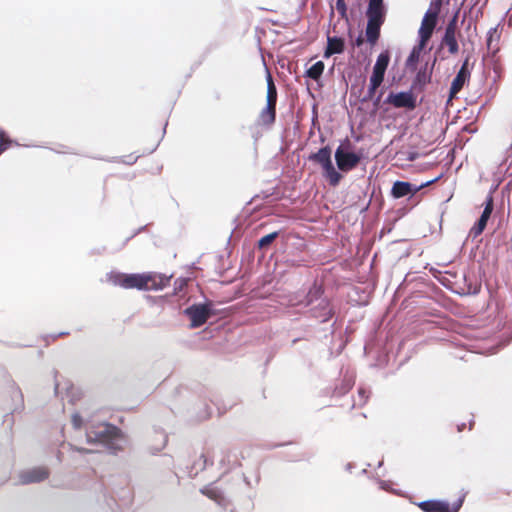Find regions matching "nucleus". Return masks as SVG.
<instances>
[{
	"instance_id": "f257e3e1",
	"label": "nucleus",
	"mask_w": 512,
	"mask_h": 512,
	"mask_svg": "<svg viewBox=\"0 0 512 512\" xmlns=\"http://www.w3.org/2000/svg\"><path fill=\"white\" fill-rule=\"evenodd\" d=\"M171 277L154 272L144 273H111L109 279L116 285L125 289H137L140 291L163 290L170 282Z\"/></svg>"
},
{
	"instance_id": "f03ea898",
	"label": "nucleus",
	"mask_w": 512,
	"mask_h": 512,
	"mask_svg": "<svg viewBox=\"0 0 512 512\" xmlns=\"http://www.w3.org/2000/svg\"><path fill=\"white\" fill-rule=\"evenodd\" d=\"M86 440L89 444H102L111 454L116 455L123 450L126 442L121 430L110 423H101L86 432Z\"/></svg>"
},
{
	"instance_id": "7ed1b4c3",
	"label": "nucleus",
	"mask_w": 512,
	"mask_h": 512,
	"mask_svg": "<svg viewBox=\"0 0 512 512\" xmlns=\"http://www.w3.org/2000/svg\"><path fill=\"white\" fill-rule=\"evenodd\" d=\"M387 6L384 2L369 1L366 9L367 26L365 29L366 41L375 45L379 38L381 27L385 22Z\"/></svg>"
},
{
	"instance_id": "20e7f679",
	"label": "nucleus",
	"mask_w": 512,
	"mask_h": 512,
	"mask_svg": "<svg viewBox=\"0 0 512 512\" xmlns=\"http://www.w3.org/2000/svg\"><path fill=\"white\" fill-rule=\"evenodd\" d=\"M390 58H391V54H390L389 50H384L378 55L376 62L372 69V74L369 78V85H368L367 92L361 99L362 103L371 101L374 98L377 88L384 81L385 72L389 65Z\"/></svg>"
},
{
	"instance_id": "39448f33",
	"label": "nucleus",
	"mask_w": 512,
	"mask_h": 512,
	"mask_svg": "<svg viewBox=\"0 0 512 512\" xmlns=\"http://www.w3.org/2000/svg\"><path fill=\"white\" fill-rule=\"evenodd\" d=\"M352 148L351 142L346 139L335 150L336 165L341 172L347 173L353 170L364 158L363 150L355 152Z\"/></svg>"
},
{
	"instance_id": "423d86ee",
	"label": "nucleus",
	"mask_w": 512,
	"mask_h": 512,
	"mask_svg": "<svg viewBox=\"0 0 512 512\" xmlns=\"http://www.w3.org/2000/svg\"><path fill=\"white\" fill-rule=\"evenodd\" d=\"M183 314L190 319L189 327L192 329L203 326L208 319L216 316L214 304L210 300L193 303L183 310Z\"/></svg>"
},
{
	"instance_id": "0eeeda50",
	"label": "nucleus",
	"mask_w": 512,
	"mask_h": 512,
	"mask_svg": "<svg viewBox=\"0 0 512 512\" xmlns=\"http://www.w3.org/2000/svg\"><path fill=\"white\" fill-rule=\"evenodd\" d=\"M437 179L438 178L423 182L420 185H415L408 181L397 180L393 183L390 194L394 199L407 197L408 201H411L413 205H416L420 201L417 193L424 187L437 181Z\"/></svg>"
},
{
	"instance_id": "6e6552de",
	"label": "nucleus",
	"mask_w": 512,
	"mask_h": 512,
	"mask_svg": "<svg viewBox=\"0 0 512 512\" xmlns=\"http://www.w3.org/2000/svg\"><path fill=\"white\" fill-rule=\"evenodd\" d=\"M384 103L390 104L395 108H405L407 110H414L417 105V96L410 88L407 91L390 92L384 100Z\"/></svg>"
},
{
	"instance_id": "1a4fd4ad",
	"label": "nucleus",
	"mask_w": 512,
	"mask_h": 512,
	"mask_svg": "<svg viewBox=\"0 0 512 512\" xmlns=\"http://www.w3.org/2000/svg\"><path fill=\"white\" fill-rule=\"evenodd\" d=\"M308 308L310 317L319 320L321 323L328 322L334 317L336 313L333 304L327 296L312 304Z\"/></svg>"
},
{
	"instance_id": "9d476101",
	"label": "nucleus",
	"mask_w": 512,
	"mask_h": 512,
	"mask_svg": "<svg viewBox=\"0 0 512 512\" xmlns=\"http://www.w3.org/2000/svg\"><path fill=\"white\" fill-rule=\"evenodd\" d=\"M437 59L436 57L432 61L431 65L429 63H425V65L421 66L417 71L410 88L414 92H423L432 80V73Z\"/></svg>"
},
{
	"instance_id": "9b49d317",
	"label": "nucleus",
	"mask_w": 512,
	"mask_h": 512,
	"mask_svg": "<svg viewBox=\"0 0 512 512\" xmlns=\"http://www.w3.org/2000/svg\"><path fill=\"white\" fill-rule=\"evenodd\" d=\"M458 14L456 13L447 23L442 37V44L448 47L450 54H456L459 51V45L456 39V29Z\"/></svg>"
},
{
	"instance_id": "f8f14e48",
	"label": "nucleus",
	"mask_w": 512,
	"mask_h": 512,
	"mask_svg": "<svg viewBox=\"0 0 512 512\" xmlns=\"http://www.w3.org/2000/svg\"><path fill=\"white\" fill-rule=\"evenodd\" d=\"M324 297H326L324 285L318 280H315L312 283V285L308 288L303 299L299 300L298 304L305 308H308L309 306L320 301V299H323Z\"/></svg>"
},
{
	"instance_id": "ddd939ff",
	"label": "nucleus",
	"mask_w": 512,
	"mask_h": 512,
	"mask_svg": "<svg viewBox=\"0 0 512 512\" xmlns=\"http://www.w3.org/2000/svg\"><path fill=\"white\" fill-rule=\"evenodd\" d=\"M48 470L41 467H35L26 471H23L19 475V482L23 485L31 483H39L44 481L48 477Z\"/></svg>"
},
{
	"instance_id": "4468645a",
	"label": "nucleus",
	"mask_w": 512,
	"mask_h": 512,
	"mask_svg": "<svg viewBox=\"0 0 512 512\" xmlns=\"http://www.w3.org/2000/svg\"><path fill=\"white\" fill-rule=\"evenodd\" d=\"M481 290V283L475 276L463 275L462 285L455 291L460 296L477 295Z\"/></svg>"
},
{
	"instance_id": "2eb2a0df",
	"label": "nucleus",
	"mask_w": 512,
	"mask_h": 512,
	"mask_svg": "<svg viewBox=\"0 0 512 512\" xmlns=\"http://www.w3.org/2000/svg\"><path fill=\"white\" fill-rule=\"evenodd\" d=\"M200 493L215 501L217 505L224 509H226L230 504V500L224 495L222 490L213 484L201 488Z\"/></svg>"
},
{
	"instance_id": "dca6fc26",
	"label": "nucleus",
	"mask_w": 512,
	"mask_h": 512,
	"mask_svg": "<svg viewBox=\"0 0 512 512\" xmlns=\"http://www.w3.org/2000/svg\"><path fill=\"white\" fill-rule=\"evenodd\" d=\"M345 40L339 36H327V46L324 50L323 57L330 58L335 54H342L345 51Z\"/></svg>"
},
{
	"instance_id": "f3484780",
	"label": "nucleus",
	"mask_w": 512,
	"mask_h": 512,
	"mask_svg": "<svg viewBox=\"0 0 512 512\" xmlns=\"http://www.w3.org/2000/svg\"><path fill=\"white\" fill-rule=\"evenodd\" d=\"M470 75V71H464V69H459L450 85L449 100L455 97L457 93H459L462 90L464 85L469 82Z\"/></svg>"
},
{
	"instance_id": "a211bd4d",
	"label": "nucleus",
	"mask_w": 512,
	"mask_h": 512,
	"mask_svg": "<svg viewBox=\"0 0 512 512\" xmlns=\"http://www.w3.org/2000/svg\"><path fill=\"white\" fill-rule=\"evenodd\" d=\"M417 506L423 512H450L449 502L446 500L429 499L419 502Z\"/></svg>"
},
{
	"instance_id": "6ab92c4d",
	"label": "nucleus",
	"mask_w": 512,
	"mask_h": 512,
	"mask_svg": "<svg viewBox=\"0 0 512 512\" xmlns=\"http://www.w3.org/2000/svg\"><path fill=\"white\" fill-rule=\"evenodd\" d=\"M308 159L324 167L332 162V149L329 145L323 146L317 152L311 153Z\"/></svg>"
},
{
	"instance_id": "aec40b11",
	"label": "nucleus",
	"mask_w": 512,
	"mask_h": 512,
	"mask_svg": "<svg viewBox=\"0 0 512 512\" xmlns=\"http://www.w3.org/2000/svg\"><path fill=\"white\" fill-rule=\"evenodd\" d=\"M490 217H491V214H488L487 212L482 211L478 220L471 227L468 237L475 239L478 236H480L483 233L484 229L486 228Z\"/></svg>"
},
{
	"instance_id": "412c9836",
	"label": "nucleus",
	"mask_w": 512,
	"mask_h": 512,
	"mask_svg": "<svg viewBox=\"0 0 512 512\" xmlns=\"http://www.w3.org/2000/svg\"><path fill=\"white\" fill-rule=\"evenodd\" d=\"M434 28L435 22L429 24H424L422 22L418 30V44L416 46H420L424 49L432 36Z\"/></svg>"
},
{
	"instance_id": "4be33fe9",
	"label": "nucleus",
	"mask_w": 512,
	"mask_h": 512,
	"mask_svg": "<svg viewBox=\"0 0 512 512\" xmlns=\"http://www.w3.org/2000/svg\"><path fill=\"white\" fill-rule=\"evenodd\" d=\"M322 169H323L324 177L328 180L329 184L332 187H336L337 185H339L343 176H342L341 172L336 170L333 162L322 167Z\"/></svg>"
},
{
	"instance_id": "5701e85b",
	"label": "nucleus",
	"mask_w": 512,
	"mask_h": 512,
	"mask_svg": "<svg viewBox=\"0 0 512 512\" xmlns=\"http://www.w3.org/2000/svg\"><path fill=\"white\" fill-rule=\"evenodd\" d=\"M259 118L263 125H272L276 120V105L266 104L260 112Z\"/></svg>"
},
{
	"instance_id": "b1692460",
	"label": "nucleus",
	"mask_w": 512,
	"mask_h": 512,
	"mask_svg": "<svg viewBox=\"0 0 512 512\" xmlns=\"http://www.w3.org/2000/svg\"><path fill=\"white\" fill-rule=\"evenodd\" d=\"M422 50H423V48L415 45L412 48V50L410 51V53L405 61V66L409 71H411V72L416 71Z\"/></svg>"
},
{
	"instance_id": "393cba45",
	"label": "nucleus",
	"mask_w": 512,
	"mask_h": 512,
	"mask_svg": "<svg viewBox=\"0 0 512 512\" xmlns=\"http://www.w3.org/2000/svg\"><path fill=\"white\" fill-rule=\"evenodd\" d=\"M325 69L323 61L319 60L306 69L304 77L319 81Z\"/></svg>"
},
{
	"instance_id": "a878e982",
	"label": "nucleus",
	"mask_w": 512,
	"mask_h": 512,
	"mask_svg": "<svg viewBox=\"0 0 512 512\" xmlns=\"http://www.w3.org/2000/svg\"><path fill=\"white\" fill-rule=\"evenodd\" d=\"M279 234H280L279 231H273L269 234L262 236L257 241L258 249L262 250V251H267L271 247V245L275 242V240L278 238Z\"/></svg>"
},
{
	"instance_id": "bb28decb",
	"label": "nucleus",
	"mask_w": 512,
	"mask_h": 512,
	"mask_svg": "<svg viewBox=\"0 0 512 512\" xmlns=\"http://www.w3.org/2000/svg\"><path fill=\"white\" fill-rule=\"evenodd\" d=\"M155 434H156V436H158L159 440H158L157 444L152 445V446L149 447V452L152 455H155L158 452H160L162 449H164L166 444H167V442H168V437L164 433V431H162V430H160V431L155 430Z\"/></svg>"
},
{
	"instance_id": "cd10ccee",
	"label": "nucleus",
	"mask_w": 512,
	"mask_h": 512,
	"mask_svg": "<svg viewBox=\"0 0 512 512\" xmlns=\"http://www.w3.org/2000/svg\"><path fill=\"white\" fill-rule=\"evenodd\" d=\"M439 13H440V7L435 6L434 2H431L429 9L426 11V13L422 19V22L424 24H429V23H434V21H435V25H436Z\"/></svg>"
},
{
	"instance_id": "c85d7f7f",
	"label": "nucleus",
	"mask_w": 512,
	"mask_h": 512,
	"mask_svg": "<svg viewBox=\"0 0 512 512\" xmlns=\"http://www.w3.org/2000/svg\"><path fill=\"white\" fill-rule=\"evenodd\" d=\"M499 37L500 36L497 34V27L491 28L487 33L486 46L492 53L497 51V48L493 47V41L498 40Z\"/></svg>"
},
{
	"instance_id": "c756f323",
	"label": "nucleus",
	"mask_w": 512,
	"mask_h": 512,
	"mask_svg": "<svg viewBox=\"0 0 512 512\" xmlns=\"http://www.w3.org/2000/svg\"><path fill=\"white\" fill-rule=\"evenodd\" d=\"M12 143H14V141L9 138L6 132L0 130V153L7 150Z\"/></svg>"
},
{
	"instance_id": "7c9ffc66",
	"label": "nucleus",
	"mask_w": 512,
	"mask_h": 512,
	"mask_svg": "<svg viewBox=\"0 0 512 512\" xmlns=\"http://www.w3.org/2000/svg\"><path fill=\"white\" fill-rule=\"evenodd\" d=\"M266 104L276 105L277 103V89L276 86L267 87Z\"/></svg>"
},
{
	"instance_id": "2f4dec72",
	"label": "nucleus",
	"mask_w": 512,
	"mask_h": 512,
	"mask_svg": "<svg viewBox=\"0 0 512 512\" xmlns=\"http://www.w3.org/2000/svg\"><path fill=\"white\" fill-rule=\"evenodd\" d=\"M483 205H484L483 212H487L488 214L492 215V212L494 210V198H493L492 191H490L489 194L486 196V199H485Z\"/></svg>"
},
{
	"instance_id": "473e14b6",
	"label": "nucleus",
	"mask_w": 512,
	"mask_h": 512,
	"mask_svg": "<svg viewBox=\"0 0 512 512\" xmlns=\"http://www.w3.org/2000/svg\"><path fill=\"white\" fill-rule=\"evenodd\" d=\"M336 9L342 18L347 19V5L345 0H336Z\"/></svg>"
},
{
	"instance_id": "72a5a7b5",
	"label": "nucleus",
	"mask_w": 512,
	"mask_h": 512,
	"mask_svg": "<svg viewBox=\"0 0 512 512\" xmlns=\"http://www.w3.org/2000/svg\"><path fill=\"white\" fill-rule=\"evenodd\" d=\"M358 397H359V402L357 403V405L362 406L363 404L366 403V401L368 399L367 390L363 387H360L358 389ZM355 405H356V403H354V406Z\"/></svg>"
},
{
	"instance_id": "f704fd0d",
	"label": "nucleus",
	"mask_w": 512,
	"mask_h": 512,
	"mask_svg": "<svg viewBox=\"0 0 512 512\" xmlns=\"http://www.w3.org/2000/svg\"><path fill=\"white\" fill-rule=\"evenodd\" d=\"M464 498L465 496H461L459 497L453 504L452 506L449 504V511L450 512H458L460 510V508L462 507L463 503H464Z\"/></svg>"
},
{
	"instance_id": "c9c22d12",
	"label": "nucleus",
	"mask_w": 512,
	"mask_h": 512,
	"mask_svg": "<svg viewBox=\"0 0 512 512\" xmlns=\"http://www.w3.org/2000/svg\"><path fill=\"white\" fill-rule=\"evenodd\" d=\"M72 425L75 429H80L81 426H82V417L78 414V413H75L72 415Z\"/></svg>"
},
{
	"instance_id": "e433bc0d",
	"label": "nucleus",
	"mask_w": 512,
	"mask_h": 512,
	"mask_svg": "<svg viewBox=\"0 0 512 512\" xmlns=\"http://www.w3.org/2000/svg\"><path fill=\"white\" fill-rule=\"evenodd\" d=\"M352 385L353 383L351 381H345L342 387L340 389L336 388V390L338 391L339 394H345L351 389Z\"/></svg>"
},
{
	"instance_id": "4c0bfd02",
	"label": "nucleus",
	"mask_w": 512,
	"mask_h": 512,
	"mask_svg": "<svg viewBox=\"0 0 512 512\" xmlns=\"http://www.w3.org/2000/svg\"><path fill=\"white\" fill-rule=\"evenodd\" d=\"M137 159H138V156H134V155L130 154V155L124 156L122 159V162L127 165H132L137 161Z\"/></svg>"
},
{
	"instance_id": "58836bf2",
	"label": "nucleus",
	"mask_w": 512,
	"mask_h": 512,
	"mask_svg": "<svg viewBox=\"0 0 512 512\" xmlns=\"http://www.w3.org/2000/svg\"><path fill=\"white\" fill-rule=\"evenodd\" d=\"M147 228V225H144V226H141L139 227L137 230H135L133 232V234L131 236H129L128 238H126L125 242L123 243V245H125L130 239H132L133 237H135L137 234H139L140 232L144 231L145 229Z\"/></svg>"
},
{
	"instance_id": "ea45409f",
	"label": "nucleus",
	"mask_w": 512,
	"mask_h": 512,
	"mask_svg": "<svg viewBox=\"0 0 512 512\" xmlns=\"http://www.w3.org/2000/svg\"><path fill=\"white\" fill-rule=\"evenodd\" d=\"M266 82H267V87H270V86H275L274 84V81H273V78H272V75L271 73L269 72L268 68L266 67Z\"/></svg>"
},
{
	"instance_id": "a19ab883",
	"label": "nucleus",
	"mask_w": 512,
	"mask_h": 512,
	"mask_svg": "<svg viewBox=\"0 0 512 512\" xmlns=\"http://www.w3.org/2000/svg\"><path fill=\"white\" fill-rule=\"evenodd\" d=\"M199 460L203 461V468L207 465H213V461L210 460L205 454H201Z\"/></svg>"
},
{
	"instance_id": "79ce46f5",
	"label": "nucleus",
	"mask_w": 512,
	"mask_h": 512,
	"mask_svg": "<svg viewBox=\"0 0 512 512\" xmlns=\"http://www.w3.org/2000/svg\"><path fill=\"white\" fill-rule=\"evenodd\" d=\"M363 43H364V38H363L362 33H360V34L355 38V40H354V45H355L356 47H360V46H362V45H363Z\"/></svg>"
},
{
	"instance_id": "37998d69",
	"label": "nucleus",
	"mask_w": 512,
	"mask_h": 512,
	"mask_svg": "<svg viewBox=\"0 0 512 512\" xmlns=\"http://www.w3.org/2000/svg\"><path fill=\"white\" fill-rule=\"evenodd\" d=\"M460 69H464V71H470V69H469V57H467V58L463 61V63H462V65H461Z\"/></svg>"
},
{
	"instance_id": "c03bdc74",
	"label": "nucleus",
	"mask_w": 512,
	"mask_h": 512,
	"mask_svg": "<svg viewBox=\"0 0 512 512\" xmlns=\"http://www.w3.org/2000/svg\"><path fill=\"white\" fill-rule=\"evenodd\" d=\"M68 332H60L59 334H56V335H50L49 337H51L53 340L57 339L58 337L60 336H64V335H67Z\"/></svg>"
},
{
	"instance_id": "a18cd8bd",
	"label": "nucleus",
	"mask_w": 512,
	"mask_h": 512,
	"mask_svg": "<svg viewBox=\"0 0 512 512\" xmlns=\"http://www.w3.org/2000/svg\"><path fill=\"white\" fill-rule=\"evenodd\" d=\"M16 392H17V394H18V396L20 398L21 404L23 405V394H22V392H21L19 387L16 388Z\"/></svg>"
},
{
	"instance_id": "49530a36",
	"label": "nucleus",
	"mask_w": 512,
	"mask_h": 512,
	"mask_svg": "<svg viewBox=\"0 0 512 512\" xmlns=\"http://www.w3.org/2000/svg\"><path fill=\"white\" fill-rule=\"evenodd\" d=\"M353 468H354V464H353V463H347V464H346V470H347L348 472H350V473H351Z\"/></svg>"
},
{
	"instance_id": "de8ad7c7",
	"label": "nucleus",
	"mask_w": 512,
	"mask_h": 512,
	"mask_svg": "<svg viewBox=\"0 0 512 512\" xmlns=\"http://www.w3.org/2000/svg\"><path fill=\"white\" fill-rule=\"evenodd\" d=\"M380 97L381 95L377 96L376 98L374 97L372 100H373V104L375 106H378L379 105V102H380Z\"/></svg>"
},
{
	"instance_id": "09e8293b",
	"label": "nucleus",
	"mask_w": 512,
	"mask_h": 512,
	"mask_svg": "<svg viewBox=\"0 0 512 512\" xmlns=\"http://www.w3.org/2000/svg\"><path fill=\"white\" fill-rule=\"evenodd\" d=\"M380 486L383 490H387L388 489V483L386 481H381L380 482Z\"/></svg>"
},
{
	"instance_id": "8fccbe9b",
	"label": "nucleus",
	"mask_w": 512,
	"mask_h": 512,
	"mask_svg": "<svg viewBox=\"0 0 512 512\" xmlns=\"http://www.w3.org/2000/svg\"><path fill=\"white\" fill-rule=\"evenodd\" d=\"M288 263H289V266H291V267L299 266V264L295 260L288 261Z\"/></svg>"
},
{
	"instance_id": "3c124183",
	"label": "nucleus",
	"mask_w": 512,
	"mask_h": 512,
	"mask_svg": "<svg viewBox=\"0 0 512 512\" xmlns=\"http://www.w3.org/2000/svg\"><path fill=\"white\" fill-rule=\"evenodd\" d=\"M416 158H417V154H416V153H412V154H410V156L408 157V160H410V161H414Z\"/></svg>"
},
{
	"instance_id": "603ef678",
	"label": "nucleus",
	"mask_w": 512,
	"mask_h": 512,
	"mask_svg": "<svg viewBox=\"0 0 512 512\" xmlns=\"http://www.w3.org/2000/svg\"><path fill=\"white\" fill-rule=\"evenodd\" d=\"M75 450H77L78 452H81V453H88V452H90L89 450H87L85 448H75Z\"/></svg>"
},
{
	"instance_id": "864d4df0",
	"label": "nucleus",
	"mask_w": 512,
	"mask_h": 512,
	"mask_svg": "<svg viewBox=\"0 0 512 512\" xmlns=\"http://www.w3.org/2000/svg\"><path fill=\"white\" fill-rule=\"evenodd\" d=\"M433 2H434V5H435V6L440 7V6H441V4H442V2H443V0H435V1H433Z\"/></svg>"
},
{
	"instance_id": "5fc2aeb1",
	"label": "nucleus",
	"mask_w": 512,
	"mask_h": 512,
	"mask_svg": "<svg viewBox=\"0 0 512 512\" xmlns=\"http://www.w3.org/2000/svg\"><path fill=\"white\" fill-rule=\"evenodd\" d=\"M465 427V423L458 425V431H462Z\"/></svg>"
},
{
	"instance_id": "6e6d98bb",
	"label": "nucleus",
	"mask_w": 512,
	"mask_h": 512,
	"mask_svg": "<svg viewBox=\"0 0 512 512\" xmlns=\"http://www.w3.org/2000/svg\"><path fill=\"white\" fill-rule=\"evenodd\" d=\"M334 333V323L330 325V334L332 335Z\"/></svg>"
},
{
	"instance_id": "4d7b16f0",
	"label": "nucleus",
	"mask_w": 512,
	"mask_h": 512,
	"mask_svg": "<svg viewBox=\"0 0 512 512\" xmlns=\"http://www.w3.org/2000/svg\"><path fill=\"white\" fill-rule=\"evenodd\" d=\"M244 481H245V483H246L247 485H250V481H249V480H248V478H247V477H245V476H244Z\"/></svg>"
},
{
	"instance_id": "13d9d810",
	"label": "nucleus",
	"mask_w": 512,
	"mask_h": 512,
	"mask_svg": "<svg viewBox=\"0 0 512 512\" xmlns=\"http://www.w3.org/2000/svg\"><path fill=\"white\" fill-rule=\"evenodd\" d=\"M224 463H225V456L220 460L221 465H224Z\"/></svg>"
},
{
	"instance_id": "bf43d9fd",
	"label": "nucleus",
	"mask_w": 512,
	"mask_h": 512,
	"mask_svg": "<svg viewBox=\"0 0 512 512\" xmlns=\"http://www.w3.org/2000/svg\"><path fill=\"white\" fill-rule=\"evenodd\" d=\"M157 146H158V144H157L153 149H151V150L149 151V153L154 152V151L156 150Z\"/></svg>"
},
{
	"instance_id": "052dcab7",
	"label": "nucleus",
	"mask_w": 512,
	"mask_h": 512,
	"mask_svg": "<svg viewBox=\"0 0 512 512\" xmlns=\"http://www.w3.org/2000/svg\"><path fill=\"white\" fill-rule=\"evenodd\" d=\"M166 126H167V123H166V124H165V126H164V129H163V135H164V134H165V132H166Z\"/></svg>"
},
{
	"instance_id": "680f3d73",
	"label": "nucleus",
	"mask_w": 512,
	"mask_h": 512,
	"mask_svg": "<svg viewBox=\"0 0 512 512\" xmlns=\"http://www.w3.org/2000/svg\"><path fill=\"white\" fill-rule=\"evenodd\" d=\"M284 444L283 443H280V444H276L275 447H280V446H283Z\"/></svg>"
},
{
	"instance_id": "e2e57ef3",
	"label": "nucleus",
	"mask_w": 512,
	"mask_h": 512,
	"mask_svg": "<svg viewBox=\"0 0 512 512\" xmlns=\"http://www.w3.org/2000/svg\"><path fill=\"white\" fill-rule=\"evenodd\" d=\"M382 465H383V461H380V462L378 463V467H381Z\"/></svg>"
},
{
	"instance_id": "0e129e2a",
	"label": "nucleus",
	"mask_w": 512,
	"mask_h": 512,
	"mask_svg": "<svg viewBox=\"0 0 512 512\" xmlns=\"http://www.w3.org/2000/svg\"><path fill=\"white\" fill-rule=\"evenodd\" d=\"M234 235V232L231 233V235H229V240L233 237Z\"/></svg>"
},
{
	"instance_id": "69168bd1",
	"label": "nucleus",
	"mask_w": 512,
	"mask_h": 512,
	"mask_svg": "<svg viewBox=\"0 0 512 512\" xmlns=\"http://www.w3.org/2000/svg\"><path fill=\"white\" fill-rule=\"evenodd\" d=\"M366 472H367V470H366V469H363V470H362V473H363V474H366Z\"/></svg>"
},
{
	"instance_id": "338daca9",
	"label": "nucleus",
	"mask_w": 512,
	"mask_h": 512,
	"mask_svg": "<svg viewBox=\"0 0 512 512\" xmlns=\"http://www.w3.org/2000/svg\"><path fill=\"white\" fill-rule=\"evenodd\" d=\"M487 1H488V0H485V1H484V4H486V3H487Z\"/></svg>"
},
{
	"instance_id": "774afa93",
	"label": "nucleus",
	"mask_w": 512,
	"mask_h": 512,
	"mask_svg": "<svg viewBox=\"0 0 512 512\" xmlns=\"http://www.w3.org/2000/svg\"><path fill=\"white\" fill-rule=\"evenodd\" d=\"M478 2H479V0L476 1V3H478Z\"/></svg>"
}]
</instances>
